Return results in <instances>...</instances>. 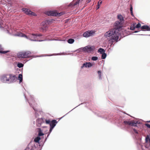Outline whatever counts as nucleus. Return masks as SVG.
I'll list each match as a JSON object with an SVG mask.
<instances>
[{
  "label": "nucleus",
  "instance_id": "f8f14e48",
  "mask_svg": "<svg viewBox=\"0 0 150 150\" xmlns=\"http://www.w3.org/2000/svg\"><path fill=\"white\" fill-rule=\"evenodd\" d=\"M9 76L8 82L9 83H12L15 82L17 80V77L14 75L9 74Z\"/></svg>",
  "mask_w": 150,
  "mask_h": 150
},
{
  "label": "nucleus",
  "instance_id": "b1692460",
  "mask_svg": "<svg viewBox=\"0 0 150 150\" xmlns=\"http://www.w3.org/2000/svg\"><path fill=\"white\" fill-rule=\"evenodd\" d=\"M106 54L105 53L102 54L101 58L102 59H104L106 57Z\"/></svg>",
  "mask_w": 150,
  "mask_h": 150
},
{
  "label": "nucleus",
  "instance_id": "c9c22d12",
  "mask_svg": "<svg viewBox=\"0 0 150 150\" xmlns=\"http://www.w3.org/2000/svg\"><path fill=\"white\" fill-rule=\"evenodd\" d=\"M91 0H88L86 1L87 2V3H89L91 1Z\"/></svg>",
  "mask_w": 150,
  "mask_h": 150
},
{
  "label": "nucleus",
  "instance_id": "39448f33",
  "mask_svg": "<svg viewBox=\"0 0 150 150\" xmlns=\"http://www.w3.org/2000/svg\"><path fill=\"white\" fill-rule=\"evenodd\" d=\"M95 49V47L94 46H91L90 45H88L83 48L82 50L85 52L90 53L91 52H93Z\"/></svg>",
  "mask_w": 150,
  "mask_h": 150
},
{
  "label": "nucleus",
  "instance_id": "f704fd0d",
  "mask_svg": "<svg viewBox=\"0 0 150 150\" xmlns=\"http://www.w3.org/2000/svg\"><path fill=\"white\" fill-rule=\"evenodd\" d=\"M53 128H54V127H50V129L49 131H50V132H51L52 131V129H53Z\"/></svg>",
  "mask_w": 150,
  "mask_h": 150
},
{
  "label": "nucleus",
  "instance_id": "ddd939ff",
  "mask_svg": "<svg viewBox=\"0 0 150 150\" xmlns=\"http://www.w3.org/2000/svg\"><path fill=\"white\" fill-rule=\"evenodd\" d=\"M145 146V147L147 148L150 147V138L148 136L146 138Z\"/></svg>",
  "mask_w": 150,
  "mask_h": 150
},
{
  "label": "nucleus",
  "instance_id": "6e6552de",
  "mask_svg": "<svg viewBox=\"0 0 150 150\" xmlns=\"http://www.w3.org/2000/svg\"><path fill=\"white\" fill-rule=\"evenodd\" d=\"M45 121L46 124H50V127L54 128L57 122V120H53L51 121L49 119H46L45 120Z\"/></svg>",
  "mask_w": 150,
  "mask_h": 150
},
{
  "label": "nucleus",
  "instance_id": "dca6fc26",
  "mask_svg": "<svg viewBox=\"0 0 150 150\" xmlns=\"http://www.w3.org/2000/svg\"><path fill=\"white\" fill-rule=\"evenodd\" d=\"M80 0H77L76 1V0H74L73 2L70 4V5L71 6H74L79 4Z\"/></svg>",
  "mask_w": 150,
  "mask_h": 150
},
{
  "label": "nucleus",
  "instance_id": "c85d7f7f",
  "mask_svg": "<svg viewBox=\"0 0 150 150\" xmlns=\"http://www.w3.org/2000/svg\"><path fill=\"white\" fill-rule=\"evenodd\" d=\"M141 24L139 23H138L135 26V28H139L141 27Z\"/></svg>",
  "mask_w": 150,
  "mask_h": 150
},
{
  "label": "nucleus",
  "instance_id": "2eb2a0df",
  "mask_svg": "<svg viewBox=\"0 0 150 150\" xmlns=\"http://www.w3.org/2000/svg\"><path fill=\"white\" fill-rule=\"evenodd\" d=\"M117 19L119 20L118 21L120 22H121L123 23L124 22V19L122 16L121 15H118L117 16Z\"/></svg>",
  "mask_w": 150,
  "mask_h": 150
},
{
  "label": "nucleus",
  "instance_id": "a211bd4d",
  "mask_svg": "<svg viewBox=\"0 0 150 150\" xmlns=\"http://www.w3.org/2000/svg\"><path fill=\"white\" fill-rule=\"evenodd\" d=\"M38 136H41L44 135V134L42 133L41 129L40 128H38Z\"/></svg>",
  "mask_w": 150,
  "mask_h": 150
},
{
  "label": "nucleus",
  "instance_id": "f03ea898",
  "mask_svg": "<svg viewBox=\"0 0 150 150\" xmlns=\"http://www.w3.org/2000/svg\"><path fill=\"white\" fill-rule=\"evenodd\" d=\"M18 35L19 36L22 37H24L26 38L27 39H29L31 40H33L34 41H36V39H37V37L38 36H42V35L41 34H30L28 36V37L22 33H19Z\"/></svg>",
  "mask_w": 150,
  "mask_h": 150
},
{
  "label": "nucleus",
  "instance_id": "20e7f679",
  "mask_svg": "<svg viewBox=\"0 0 150 150\" xmlns=\"http://www.w3.org/2000/svg\"><path fill=\"white\" fill-rule=\"evenodd\" d=\"M50 23V21L46 20L45 21L42 23V26L40 28V30L42 32H44L47 30L48 28V25Z\"/></svg>",
  "mask_w": 150,
  "mask_h": 150
},
{
  "label": "nucleus",
  "instance_id": "1a4fd4ad",
  "mask_svg": "<svg viewBox=\"0 0 150 150\" xmlns=\"http://www.w3.org/2000/svg\"><path fill=\"white\" fill-rule=\"evenodd\" d=\"M9 74H6L2 76L1 77V81L4 83L8 82Z\"/></svg>",
  "mask_w": 150,
  "mask_h": 150
},
{
  "label": "nucleus",
  "instance_id": "7c9ffc66",
  "mask_svg": "<svg viewBox=\"0 0 150 150\" xmlns=\"http://www.w3.org/2000/svg\"><path fill=\"white\" fill-rule=\"evenodd\" d=\"M92 64L90 62H88L87 67H90L92 66Z\"/></svg>",
  "mask_w": 150,
  "mask_h": 150
},
{
  "label": "nucleus",
  "instance_id": "f3484780",
  "mask_svg": "<svg viewBox=\"0 0 150 150\" xmlns=\"http://www.w3.org/2000/svg\"><path fill=\"white\" fill-rule=\"evenodd\" d=\"M142 30H146L150 31V27L147 25H144L141 27Z\"/></svg>",
  "mask_w": 150,
  "mask_h": 150
},
{
  "label": "nucleus",
  "instance_id": "393cba45",
  "mask_svg": "<svg viewBox=\"0 0 150 150\" xmlns=\"http://www.w3.org/2000/svg\"><path fill=\"white\" fill-rule=\"evenodd\" d=\"M132 10H133V8L131 5H130V10L131 12V15L132 16H133V11H132Z\"/></svg>",
  "mask_w": 150,
  "mask_h": 150
},
{
  "label": "nucleus",
  "instance_id": "4468645a",
  "mask_svg": "<svg viewBox=\"0 0 150 150\" xmlns=\"http://www.w3.org/2000/svg\"><path fill=\"white\" fill-rule=\"evenodd\" d=\"M23 11L25 13L27 14H30L32 16H35V13L34 12L31 11L29 9L25 8H23Z\"/></svg>",
  "mask_w": 150,
  "mask_h": 150
},
{
  "label": "nucleus",
  "instance_id": "c756f323",
  "mask_svg": "<svg viewBox=\"0 0 150 150\" xmlns=\"http://www.w3.org/2000/svg\"><path fill=\"white\" fill-rule=\"evenodd\" d=\"M98 74L99 75V78L100 79H101V72L100 71H98Z\"/></svg>",
  "mask_w": 150,
  "mask_h": 150
},
{
  "label": "nucleus",
  "instance_id": "4be33fe9",
  "mask_svg": "<svg viewBox=\"0 0 150 150\" xmlns=\"http://www.w3.org/2000/svg\"><path fill=\"white\" fill-rule=\"evenodd\" d=\"M105 52L104 50L102 48H100L98 50V52H100V53L102 54L103 53Z\"/></svg>",
  "mask_w": 150,
  "mask_h": 150
},
{
  "label": "nucleus",
  "instance_id": "2f4dec72",
  "mask_svg": "<svg viewBox=\"0 0 150 150\" xmlns=\"http://www.w3.org/2000/svg\"><path fill=\"white\" fill-rule=\"evenodd\" d=\"M145 125L149 128L150 129V125L149 124L146 123Z\"/></svg>",
  "mask_w": 150,
  "mask_h": 150
},
{
  "label": "nucleus",
  "instance_id": "6ab92c4d",
  "mask_svg": "<svg viewBox=\"0 0 150 150\" xmlns=\"http://www.w3.org/2000/svg\"><path fill=\"white\" fill-rule=\"evenodd\" d=\"M41 138L39 137H38L35 138L34 139V141L36 143H38Z\"/></svg>",
  "mask_w": 150,
  "mask_h": 150
},
{
  "label": "nucleus",
  "instance_id": "5701e85b",
  "mask_svg": "<svg viewBox=\"0 0 150 150\" xmlns=\"http://www.w3.org/2000/svg\"><path fill=\"white\" fill-rule=\"evenodd\" d=\"M102 3V1L101 0H100L99 1L98 3V7H97V9H98L99 8V7Z\"/></svg>",
  "mask_w": 150,
  "mask_h": 150
},
{
  "label": "nucleus",
  "instance_id": "412c9836",
  "mask_svg": "<svg viewBox=\"0 0 150 150\" xmlns=\"http://www.w3.org/2000/svg\"><path fill=\"white\" fill-rule=\"evenodd\" d=\"M74 40L73 39H70L68 40V42L70 44L73 43L74 42Z\"/></svg>",
  "mask_w": 150,
  "mask_h": 150
},
{
  "label": "nucleus",
  "instance_id": "a878e982",
  "mask_svg": "<svg viewBox=\"0 0 150 150\" xmlns=\"http://www.w3.org/2000/svg\"><path fill=\"white\" fill-rule=\"evenodd\" d=\"M23 64L21 63H19L17 64V66L20 68L23 67Z\"/></svg>",
  "mask_w": 150,
  "mask_h": 150
},
{
  "label": "nucleus",
  "instance_id": "e433bc0d",
  "mask_svg": "<svg viewBox=\"0 0 150 150\" xmlns=\"http://www.w3.org/2000/svg\"><path fill=\"white\" fill-rule=\"evenodd\" d=\"M137 32L138 31H135L134 33H137Z\"/></svg>",
  "mask_w": 150,
  "mask_h": 150
},
{
  "label": "nucleus",
  "instance_id": "f257e3e1",
  "mask_svg": "<svg viewBox=\"0 0 150 150\" xmlns=\"http://www.w3.org/2000/svg\"><path fill=\"white\" fill-rule=\"evenodd\" d=\"M120 35V33L118 31H117L115 29H112L105 33L104 36L106 38L111 36L109 40L113 43L117 42Z\"/></svg>",
  "mask_w": 150,
  "mask_h": 150
},
{
  "label": "nucleus",
  "instance_id": "72a5a7b5",
  "mask_svg": "<svg viewBox=\"0 0 150 150\" xmlns=\"http://www.w3.org/2000/svg\"><path fill=\"white\" fill-rule=\"evenodd\" d=\"M135 28V27L133 26L131 27L130 28V29L131 30H133Z\"/></svg>",
  "mask_w": 150,
  "mask_h": 150
},
{
  "label": "nucleus",
  "instance_id": "9d476101",
  "mask_svg": "<svg viewBox=\"0 0 150 150\" xmlns=\"http://www.w3.org/2000/svg\"><path fill=\"white\" fill-rule=\"evenodd\" d=\"M95 33V32L92 30H88L83 34V36L85 37H88L91 36Z\"/></svg>",
  "mask_w": 150,
  "mask_h": 150
},
{
  "label": "nucleus",
  "instance_id": "0eeeda50",
  "mask_svg": "<svg viewBox=\"0 0 150 150\" xmlns=\"http://www.w3.org/2000/svg\"><path fill=\"white\" fill-rule=\"evenodd\" d=\"M122 24L118 21H116L114 24L115 28L114 29H115L117 31H118L122 27Z\"/></svg>",
  "mask_w": 150,
  "mask_h": 150
},
{
  "label": "nucleus",
  "instance_id": "4c0bfd02",
  "mask_svg": "<svg viewBox=\"0 0 150 150\" xmlns=\"http://www.w3.org/2000/svg\"><path fill=\"white\" fill-rule=\"evenodd\" d=\"M149 122H150V121H149Z\"/></svg>",
  "mask_w": 150,
  "mask_h": 150
},
{
  "label": "nucleus",
  "instance_id": "cd10ccee",
  "mask_svg": "<svg viewBox=\"0 0 150 150\" xmlns=\"http://www.w3.org/2000/svg\"><path fill=\"white\" fill-rule=\"evenodd\" d=\"M87 64H88V62H86V63L83 64V66H81V68H82L84 67H87Z\"/></svg>",
  "mask_w": 150,
  "mask_h": 150
},
{
  "label": "nucleus",
  "instance_id": "aec40b11",
  "mask_svg": "<svg viewBox=\"0 0 150 150\" xmlns=\"http://www.w3.org/2000/svg\"><path fill=\"white\" fill-rule=\"evenodd\" d=\"M18 79L20 80V82H22L23 80L22 75L21 74H19L18 77Z\"/></svg>",
  "mask_w": 150,
  "mask_h": 150
},
{
  "label": "nucleus",
  "instance_id": "473e14b6",
  "mask_svg": "<svg viewBox=\"0 0 150 150\" xmlns=\"http://www.w3.org/2000/svg\"><path fill=\"white\" fill-rule=\"evenodd\" d=\"M133 131H134V132L135 133H136V134L138 133V132L137 131V130H136L135 129H133Z\"/></svg>",
  "mask_w": 150,
  "mask_h": 150
},
{
  "label": "nucleus",
  "instance_id": "423d86ee",
  "mask_svg": "<svg viewBox=\"0 0 150 150\" xmlns=\"http://www.w3.org/2000/svg\"><path fill=\"white\" fill-rule=\"evenodd\" d=\"M64 13L61 12L60 13H57V12L55 11H47L46 14L48 16H60L63 15Z\"/></svg>",
  "mask_w": 150,
  "mask_h": 150
},
{
  "label": "nucleus",
  "instance_id": "7ed1b4c3",
  "mask_svg": "<svg viewBox=\"0 0 150 150\" xmlns=\"http://www.w3.org/2000/svg\"><path fill=\"white\" fill-rule=\"evenodd\" d=\"M31 53L29 51H23L19 52L17 54L18 57L20 59L27 58L31 57Z\"/></svg>",
  "mask_w": 150,
  "mask_h": 150
},
{
  "label": "nucleus",
  "instance_id": "9b49d317",
  "mask_svg": "<svg viewBox=\"0 0 150 150\" xmlns=\"http://www.w3.org/2000/svg\"><path fill=\"white\" fill-rule=\"evenodd\" d=\"M138 122L136 121H124V123L125 125H131L132 126H136Z\"/></svg>",
  "mask_w": 150,
  "mask_h": 150
},
{
  "label": "nucleus",
  "instance_id": "bb28decb",
  "mask_svg": "<svg viewBox=\"0 0 150 150\" xmlns=\"http://www.w3.org/2000/svg\"><path fill=\"white\" fill-rule=\"evenodd\" d=\"M98 59V57H93L91 58V59L93 61H96Z\"/></svg>",
  "mask_w": 150,
  "mask_h": 150
}]
</instances>
